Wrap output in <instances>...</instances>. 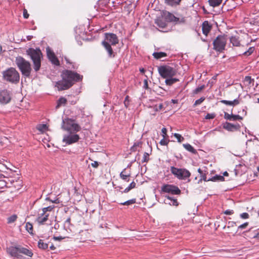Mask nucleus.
I'll return each instance as SVG.
<instances>
[{
    "instance_id": "1",
    "label": "nucleus",
    "mask_w": 259,
    "mask_h": 259,
    "mask_svg": "<svg viewBox=\"0 0 259 259\" xmlns=\"http://www.w3.org/2000/svg\"><path fill=\"white\" fill-rule=\"evenodd\" d=\"M82 76L76 72L66 70L62 73V79L57 81L55 87L58 90H65L70 88L74 82L81 80Z\"/></svg>"
},
{
    "instance_id": "2",
    "label": "nucleus",
    "mask_w": 259,
    "mask_h": 259,
    "mask_svg": "<svg viewBox=\"0 0 259 259\" xmlns=\"http://www.w3.org/2000/svg\"><path fill=\"white\" fill-rule=\"evenodd\" d=\"M118 38L115 34L112 33H105V38L102 44L108 52L109 57L115 56L111 46H115L118 43Z\"/></svg>"
},
{
    "instance_id": "3",
    "label": "nucleus",
    "mask_w": 259,
    "mask_h": 259,
    "mask_svg": "<svg viewBox=\"0 0 259 259\" xmlns=\"http://www.w3.org/2000/svg\"><path fill=\"white\" fill-rule=\"evenodd\" d=\"M27 54L30 57L33 64V69L35 71H38L41 67V60L42 54L39 48H29L26 51Z\"/></svg>"
},
{
    "instance_id": "4",
    "label": "nucleus",
    "mask_w": 259,
    "mask_h": 259,
    "mask_svg": "<svg viewBox=\"0 0 259 259\" xmlns=\"http://www.w3.org/2000/svg\"><path fill=\"white\" fill-rule=\"evenodd\" d=\"M15 62L22 75L29 77L32 71L30 62L21 56L16 57Z\"/></svg>"
},
{
    "instance_id": "5",
    "label": "nucleus",
    "mask_w": 259,
    "mask_h": 259,
    "mask_svg": "<svg viewBox=\"0 0 259 259\" xmlns=\"http://www.w3.org/2000/svg\"><path fill=\"white\" fill-rule=\"evenodd\" d=\"M4 80L12 83L16 84L20 80V75L15 68L11 67L3 72Z\"/></svg>"
},
{
    "instance_id": "6",
    "label": "nucleus",
    "mask_w": 259,
    "mask_h": 259,
    "mask_svg": "<svg viewBox=\"0 0 259 259\" xmlns=\"http://www.w3.org/2000/svg\"><path fill=\"white\" fill-rule=\"evenodd\" d=\"M62 128L69 133H77L81 130V127L74 120L67 118L63 119Z\"/></svg>"
},
{
    "instance_id": "7",
    "label": "nucleus",
    "mask_w": 259,
    "mask_h": 259,
    "mask_svg": "<svg viewBox=\"0 0 259 259\" xmlns=\"http://www.w3.org/2000/svg\"><path fill=\"white\" fill-rule=\"evenodd\" d=\"M227 41V36L224 35H219L213 41V50L220 53L225 50Z\"/></svg>"
},
{
    "instance_id": "8",
    "label": "nucleus",
    "mask_w": 259,
    "mask_h": 259,
    "mask_svg": "<svg viewBox=\"0 0 259 259\" xmlns=\"http://www.w3.org/2000/svg\"><path fill=\"white\" fill-rule=\"evenodd\" d=\"M158 72L160 76L164 78L171 77L176 74V70L168 65L161 66L158 67Z\"/></svg>"
},
{
    "instance_id": "9",
    "label": "nucleus",
    "mask_w": 259,
    "mask_h": 259,
    "mask_svg": "<svg viewBox=\"0 0 259 259\" xmlns=\"http://www.w3.org/2000/svg\"><path fill=\"white\" fill-rule=\"evenodd\" d=\"M171 172L180 180H186L191 176V173L186 169L170 167Z\"/></svg>"
},
{
    "instance_id": "10",
    "label": "nucleus",
    "mask_w": 259,
    "mask_h": 259,
    "mask_svg": "<svg viewBox=\"0 0 259 259\" xmlns=\"http://www.w3.org/2000/svg\"><path fill=\"white\" fill-rule=\"evenodd\" d=\"M80 139L79 136L76 133H69L63 136L62 142L69 145L77 142Z\"/></svg>"
},
{
    "instance_id": "11",
    "label": "nucleus",
    "mask_w": 259,
    "mask_h": 259,
    "mask_svg": "<svg viewBox=\"0 0 259 259\" xmlns=\"http://www.w3.org/2000/svg\"><path fill=\"white\" fill-rule=\"evenodd\" d=\"M161 191L164 193H169L172 195H179L181 190L176 186L170 184H165L161 187Z\"/></svg>"
},
{
    "instance_id": "12",
    "label": "nucleus",
    "mask_w": 259,
    "mask_h": 259,
    "mask_svg": "<svg viewBox=\"0 0 259 259\" xmlns=\"http://www.w3.org/2000/svg\"><path fill=\"white\" fill-rule=\"evenodd\" d=\"M7 252L13 257L16 259H23V256L20 253V246H10L7 248Z\"/></svg>"
},
{
    "instance_id": "13",
    "label": "nucleus",
    "mask_w": 259,
    "mask_h": 259,
    "mask_svg": "<svg viewBox=\"0 0 259 259\" xmlns=\"http://www.w3.org/2000/svg\"><path fill=\"white\" fill-rule=\"evenodd\" d=\"M164 17L165 19L169 22H174L176 23H181L185 22V18L184 17H176L168 12H166L164 13Z\"/></svg>"
},
{
    "instance_id": "14",
    "label": "nucleus",
    "mask_w": 259,
    "mask_h": 259,
    "mask_svg": "<svg viewBox=\"0 0 259 259\" xmlns=\"http://www.w3.org/2000/svg\"><path fill=\"white\" fill-rule=\"evenodd\" d=\"M47 55L50 61L54 65L59 66V61L50 47L46 48Z\"/></svg>"
},
{
    "instance_id": "15",
    "label": "nucleus",
    "mask_w": 259,
    "mask_h": 259,
    "mask_svg": "<svg viewBox=\"0 0 259 259\" xmlns=\"http://www.w3.org/2000/svg\"><path fill=\"white\" fill-rule=\"evenodd\" d=\"M11 97L10 92L7 90L0 91V103L3 104H6L10 102Z\"/></svg>"
},
{
    "instance_id": "16",
    "label": "nucleus",
    "mask_w": 259,
    "mask_h": 259,
    "mask_svg": "<svg viewBox=\"0 0 259 259\" xmlns=\"http://www.w3.org/2000/svg\"><path fill=\"white\" fill-rule=\"evenodd\" d=\"M49 215V213H44L40 211L38 213L36 221L39 225H44L45 223L48 220Z\"/></svg>"
},
{
    "instance_id": "17",
    "label": "nucleus",
    "mask_w": 259,
    "mask_h": 259,
    "mask_svg": "<svg viewBox=\"0 0 259 259\" xmlns=\"http://www.w3.org/2000/svg\"><path fill=\"white\" fill-rule=\"evenodd\" d=\"M211 29V26L209 24L207 21H205L202 25V30L203 33L206 36L207 35Z\"/></svg>"
},
{
    "instance_id": "18",
    "label": "nucleus",
    "mask_w": 259,
    "mask_h": 259,
    "mask_svg": "<svg viewBox=\"0 0 259 259\" xmlns=\"http://www.w3.org/2000/svg\"><path fill=\"white\" fill-rule=\"evenodd\" d=\"M166 199L164 200V203L170 205L177 206L179 203L176 199L174 198L169 196H165Z\"/></svg>"
},
{
    "instance_id": "19",
    "label": "nucleus",
    "mask_w": 259,
    "mask_h": 259,
    "mask_svg": "<svg viewBox=\"0 0 259 259\" xmlns=\"http://www.w3.org/2000/svg\"><path fill=\"white\" fill-rule=\"evenodd\" d=\"M20 254H23L29 257H32L33 253L31 249L20 246Z\"/></svg>"
},
{
    "instance_id": "20",
    "label": "nucleus",
    "mask_w": 259,
    "mask_h": 259,
    "mask_svg": "<svg viewBox=\"0 0 259 259\" xmlns=\"http://www.w3.org/2000/svg\"><path fill=\"white\" fill-rule=\"evenodd\" d=\"M239 125H234L232 123L226 122L223 125V128L229 131H233L236 130Z\"/></svg>"
},
{
    "instance_id": "21",
    "label": "nucleus",
    "mask_w": 259,
    "mask_h": 259,
    "mask_svg": "<svg viewBox=\"0 0 259 259\" xmlns=\"http://www.w3.org/2000/svg\"><path fill=\"white\" fill-rule=\"evenodd\" d=\"M230 41L233 46L238 47L240 45V40H239V37L237 36H232L230 38Z\"/></svg>"
},
{
    "instance_id": "22",
    "label": "nucleus",
    "mask_w": 259,
    "mask_h": 259,
    "mask_svg": "<svg viewBox=\"0 0 259 259\" xmlns=\"http://www.w3.org/2000/svg\"><path fill=\"white\" fill-rule=\"evenodd\" d=\"M67 100L64 97H61L57 101V104L56 107V108H59L61 106H65L66 104Z\"/></svg>"
},
{
    "instance_id": "23",
    "label": "nucleus",
    "mask_w": 259,
    "mask_h": 259,
    "mask_svg": "<svg viewBox=\"0 0 259 259\" xmlns=\"http://www.w3.org/2000/svg\"><path fill=\"white\" fill-rule=\"evenodd\" d=\"M179 80L178 78H172L171 77L166 78L165 82L166 84L167 85H171L172 84H173L174 83L178 81Z\"/></svg>"
},
{
    "instance_id": "24",
    "label": "nucleus",
    "mask_w": 259,
    "mask_h": 259,
    "mask_svg": "<svg viewBox=\"0 0 259 259\" xmlns=\"http://www.w3.org/2000/svg\"><path fill=\"white\" fill-rule=\"evenodd\" d=\"M223 0H208L209 4L212 7H216L219 6Z\"/></svg>"
},
{
    "instance_id": "25",
    "label": "nucleus",
    "mask_w": 259,
    "mask_h": 259,
    "mask_svg": "<svg viewBox=\"0 0 259 259\" xmlns=\"http://www.w3.org/2000/svg\"><path fill=\"white\" fill-rule=\"evenodd\" d=\"M37 246L39 249L43 250H45L48 248V244L45 243L41 239L38 241Z\"/></svg>"
},
{
    "instance_id": "26",
    "label": "nucleus",
    "mask_w": 259,
    "mask_h": 259,
    "mask_svg": "<svg viewBox=\"0 0 259 259\" xmlns=\"http://www.w3.org/2000/svg\"><path fill=\"white\" fill-rule=\"evenodd\" d=\"M181 0H165V3L171 6H176L180 4Z\"/></svg>"
},
{
    "instance_id": "27",
    "label": "nucleus",
    "mask_w": 259,
    "mask_h": 259,
    "mask_svg": "<svg viewBox=\"0 0 259 259\" xmlns=\"http://www.w3.org/2000/svg\"><path fill=\"white\" fill-rule=\"evenodd\" d=\"M153 57L156 59H159L161 58L166 57L167 54L164 52H154L153 54Z\"/></svg>"
},
{
    "instance_id": "28",
    "label": "nucleus",
    "mask_w": 259,
    "mask_h": 259,
    "mask_svg": "<svg viewBox=\"0 0 259 259\" xmlns=\"http://www.w3.org/2000/svg\"><path fill=\"white\" fill-rule=\"evenodd\" d=\"M183 147L192 153L195 154L197 152L196 150L189 144H184Z\"/></svg>"
},
{
    "instance_id": "29",
    "label": "nucleus",
    "mask_w": 259,
    "mask_h": 259,
    "mask_svg": "<svg viewBox=\"0 0 259 259\" xmlns=\"http://www.w3.org/2000/svg\"><path fill=\"white\" fill-rule=\"evenodd\" d=\"M211 181L216 182V181H224V178L222 176L220 175H215L211 178H209Z\"/></svg>"
},
{
    "instance_id": "30",
    "label": "nucleus",
    "mask_w": 259,
    "mask_h": 259,
    "mask_svg": "<svg viewBox=\"0 0 259 259\" xmlns=\"http://www.w3.org/2000/svg\"><path fill=\"white\" fill-rule=\"evenodd\" d=\"M125 169H124L120 174V178L126 181V182H128L129 181V179H128V178L130 176V174H125L124 172H125Z\"/></svg>"
},
{
    "instance_id": "31",
    "label": "nucleus",
    "mask_w": 259,
    "mask_h": 259,
    "mask_svg": "<svg viewBox=\"0 0 259 259\" xmlns=\"http://www.w3.org/2000/svg\"><path fill=\"white\" fill-rule=\"evenodd\" d=\"M25 228L26 230L31 235H33V226L32 225L29 223L27 222L26 223Z\"/></svg>"
},
{
    "instance_id": "32",
    "label": "nucleus",
    "mask_w": 259,
    "mask_h": 259,
    "mask_svg": "<svg viewBox=\"0 0 259 259\" xmlns=\"http://www.w3.org/2000/svg\"><path fill=\"white\" fill-rule=\"evenodd\" d=\"M136 183L134 182H132L130 185L126 188L124 191L122 192L123 193H127L129 192L132 189L136 187Z\"/></svg>"
},
{
    "instance_id": "33",
    "label": "nucleus",
    "mask_w": 259,
    "mask_h": 259,
    "mask_svg": "<svg viewBox=\"0 0 259 259\" xmlns=\"http://www.w3.org/2000/svg\"><path fill=\"white\" fill-rule=\"evenodd\" d=\"M136 202V199L135 198H134V199H132L127 200L124 202L120 203V204L121 205H130L135 203Z\"/></svg>"
},
{
    "instance_id": "34",
    "label": "nucleus",
    "mask_w": 259,
    "mask_h": 259,
    "mask_svg": "<svg viewBox=\"0 0 259 259\" xmlns=\"http://www.w3.org/2000/svg\"><path fill=\"white\" fill-rule=\"evenodd\" d=\"M47 125L46 124H39L36 127V128L41 132H45L47 130Z\"/></svg>"
},
{
    "instance_id": "35",
    "label": "nucleus",
    "mask_w": 259,
    "mask_h": 259,
    "mask_svg": "<svg viewBox=\"0 0 259 259\" xmlns=\"http://www.w3.org/2000/svg\"><path fill=\"white\" fill-rule=\"evenodd\" d=\"M142 145L141 142H138L136 143H135L134 145L131 147V150L132 152H135L137 150V147H141Z\"/></svg>"
},
{
    "instance_id": "36",
    "label": "nucleus",
    "mask_w": 259,
    "mask_h": 259,
    "mask_svg": "<svg viewBox=\"0 0 259 259\" xmlns=\"http://www.w3.org/2000/svg\"><path fill=\"white\" fill-rule=\"evenodd\" d=\"M155 23L161 28H164L165 26V23L159 19H157L155 20Z\"/></svg>"
},
{
    "instance_id": "37",
    "label": "nucleus",
    "mask_w": 259,
    "mask_h": 259,
    "mask_svg": "<svg viewBox=\"0 0 259 259\" xmlns=\"http://www.w3.org/2000/svg\"><path fill=\"white\" fill-rule=\"evenodd\" d=\"M17 218L16 214H13L8 218V223L11 224L14 222Z\"/></svg>"
},
{
    "instance_id": "38",
    "label": "nucleus",
    "mask_w": 259,
    "mask_h": 259,
    "mask_svg": "<svg viewBox=\"0 0 259 259\" xmlns=\"http://www.w3.org/2000/svg\"><path fill=\"white\" fill-rule=\"evenodd\" d=\"M149 160V154L147 152H145L143 155L142 162H147Z\"/></svg>"
},
{
    "instance_id": "39",
    "label": "nucleus",
    "mask_w": 259,
    "mask_h": 259,
    "mask_svg": "<svg viewBox=\"0 0 259 259\" xmlns=\"http://www.w3.org/2000/svg\"><path fill=\"white\" fill-rule=\"evenodd\" d=\"M204 88H205L204 85H202L201 86H199V87H197V88H196L193 91V93L195 94H197L199 93V92H200L202 90H203L204 89Z\"/></svg>"
},
{
    "instance_id": "40",
    "label": "nucleus",
    "mask_w": 259,
    "mask_h": 259,
    "mask_svg": "<svg viewBox=\"0 0 259 259\" xmlns=\"http://www.w3.org/2000/svg\"><path fill=\"white\" fill-rule=\"evenodd\" d=\"M174 135L179 142H182L184 140V138L179 134L175 133Z\"/></svg>"
},
{
    "instance_id": "41",
    "label": "nucleus",
    "mask_w": 259,
    "mask_h": 259,
    "mask_svg": "<svg viewBox=\"0 0 259 259\" xmlns=\"http://www.w3.org/2000/svg\"><path fill=\"white\" fill-rule=\"evenodd\" d=\"M205 100V98L202 97L195 101L194 106H196L201 104Z\"/></svg>"
},
{
    "instance_id": "42",
    "label": "nucleus",
    "mask_w": 259,
    "mask_h": 259,
    "mask_svg": "<svg viewBox=\"0 0 259 259\" xmlns=\"http://www.w3.org/2000/svg\"><path fill=\"white\" fill-rule=\"evenodd\" d=\"M248 223H247V222L244 223V224L239 225L238 227L237 231H236V232L237 231H238L240 229L242 230V229H246V227L248 226Z\"/></svg>"
},
{
    "instance_id": "43",
    "label": "nucleus",
    "mask_w": 259,
    "mask_h": 259,
    "mask_svg": "<svg viewBox=\"0 0 259 259\" xmlns=\"http://www.w3.org/2000/svg\"><path fill=\"white\" fill-rule=\"evenodd\" d=\"M215 117V114L214 113H207L205 116V118L206 119H213Z\"/></svg>"
},
{
    "instance_id": "44",
    "label": "nucleus",
    "mask_w": 259,
    "mask_h": 259,
    "mask_svg": "<svg viewBox=\"0 0 259 259\" xmlns=\"http://www.w3.org/2000/svg\"><path fill=\"white\" fill-rule=\"evenodd\" d=\"M145 77H146V78L144 79V85H143V88L146 89V90H147L149 89V87H148V76L147 75H145Z\"/></svg>"
},
{
    "instance_id": "45",
    "label": "nucleus",
    "mask_w": 259,
    "mask_h": 259,
    "mask_svg": "<svg viewBox=\"0 0 259 259\" xmlns=\"http://www.w3.org/2000/svg\"><path fill=\"white\" fill-rule=\"evenodd\" d=\"M253 51L254 48L253 47H250L247 51H245L243 54L245 55L249 56L253 53Z\"/></svg>"
},
{
    "instance_id": "46",
    "label": "nucleus",
    "mask_w": 259,
    "mask_h": 259,
    "mask_svg": "<svg viewBox=\"0 0 259 259\" xmlns=\"http://www.w3.org/2000/svg\"><path fill=\"white\" fill-rule=\"evenodd\" d=\"M222 103L225 104L226 105H229V106H233V103L232 101H228L225 100H222L220 101Z\"/></svg>"
},
{
    "instance_id": "47",
    "label": "nucleus",
    "mask_w": 259,
    "mask_h": 259,
    "mask_svg": "<svg viewBox=\"0 0 259 259\" xmlns=\"http://www.w3.org/2000/svg\"><path fill=\"white\" fill-rule=\"evenodd\" d=\"M53 207H52L51 206H49L48 207L43 208L41 210V211H42L44 213H47V212L48 211H51L53 209Z\"/></svg>"
},
{
    "instance_id": "48",
    "label": "nucleus",
    "mask_w": 259,
    "mask_h": 259,
    "mask_svg": "<svg viewBox=\"0 0 259 259\" xmlns=\"http://www.w3.org/2000/svg\"><path fill=\"white\" fill-rule=\"evenodd\" d=\"M242 117L238 115H233L232 117V121H235L237 120H241Z\"/></svg>"
},
{
    "instance_id": "49",
    "label": "nucleus",
    "mask_w": 259,
    "mask_h": 259,
    "mask_svg": "<svg viewBox=\"0 0 259 259\" xmlns=\"http://www.w3.org/2000/svg\"><path fill=\"white\" fill-rule=\"evenodd\" d=\"M232 114H230L227 112H225L224 118L227 120H232Z\"/></svg>"
},
{
    "instance_id": "50",
    "label": "nucleus",
    "mask_w": 259,
    "mask_h": 259,
    "mask_svg": "<svg viewBox=\"0 0 259 259\" xmlns=\"http://www.w3.org/2000/svg\"><path fill=\"white\" fill-rule=\"evenodd\" d=\"M253 80V79L251 78V76H246L245 77L244 81L248 82V84H250Z\"/></svg>"
},
{
    "instance_id": "51",
    "label": "nucleus",
    "mask_w": 259,
    "mask_h": 259,
    "mask_svg": "<svg viewBox=\"0 0 259 259\" xmlns=\"http://www.w3.org/2000/svg\"><path fill=\"white\" fill-rule=\"evenodd\" d=\"M163 108V105L162 104H160L158 106H155L154 108L156 111H160Z\"/></svg>"
},
{
    "instance_id": "52",
    "label": "nucleus",
    "mask_w": 259,
    "mask_h": 259,
    "mask_svg": "<svg viewBox=\"0 0 259 259\" xmlns=\"http://www.w3.org/2000/svg\"><path fill=\"white\" fill-rule=\"evenodd\" d=\"M240 100L238 98L234 99L233 101H232L233 103V106H235L236 105H238L240 103Z\"/></svg>"
},
{
    "instance_id": "53",
    "label": "nucleus",
    "mask_w": 259,
    "mask_h": 259,
    "mask_svg": "<svg viewBox=\"0 0 259 259\" xmlns=\"http://www.w3.org/2000/svg\"><path fill=\"white\" fill-rule=\"evenodd\" d=\"M228 225L227 226L228 228H229L230 227H234L236 225V223L233 221H230L228 222Z\"/></svg>"
},
{
    "instance_id": "54",
    "label": "nucleus",
    "mask_w": 259,
    "mask_h": 259,
    "mask_svg": "<svg viewBox=\"0 0 259 259\" xmlns=\"http://www.w3.org/2000/svg\"><path fill=\"white\" fill-rule=\"evenodd\" d=\"M201 179L200 180H203L204 181L207 182L209 181L210 180L209 179H207L206 176L205 174H202V175H201Z\"/></svg>"
},
{
    "instance_id": "55",
    "label": "nucleus",
    "mask_w": 259,
    "mask_h": 259,
    "mask_svg": "<svg viewBox=\"0 0 259 259\" xmlns=\"http://www.w3.org/2000/svg\"><path fill=\"white\" fill-rule=\"evenodd\" d=\"M240 217L243 219H248L249 217V214L247 212H243L240 214Z\"/></svg>"
},
{
    "instance_id": "56",
    "label": "nucleus",
    "mask_w": 259,
    "mask_h": 259,
    "mask_svg": "<svg viewBox=\"0 0 259 259\" xmlns=\"http://www.w3.org/2000/svg\"><path fill=\"white\" fill-rule=\"evenodd\" d=\"M234 213V211L233 210L230 209H227L225 211L224 213L227 215H231L232 214Z\"/></svg>"
},
{
    "instance_id": "57",
    "label": "nucleus",
    "mask_w": 259,
    "mask_h": 259,
    "mask_svg": "<svg viewBox=\"0 0 259 259\" xmlns=\"http://www.w3.org/2000/svg\"><path fill=\"white\" fill-rule=\"evenodd\" d=\"M160 144L161 145H163V146H165V145H166L167 144V142L164 140V139H162V140H160Z\"/></svg>"
},
{
    "instance_id": "58",
    "label": "nucleus",
    "mask_w": 259,
    "mask_h": 259,
    "mask_svg": "<svg viewBox=\"0 0 259 259\" xmlns=\"http://www.w3.org/2000/svg\"><path fill=\"white\" fill-rule=\"evenodd\" d=\"M23 17L25 19H27L29 17V14L26 9H24L23 10Z\"/></svg>"
},
{
    "instance_id": "59",
    "label": "nucleus",
    "mask_w": 259,
    "mask_h": 259,
    "mask_svg": "<svg viewBox=\"0 0 259 259\" xmlns=\"http://www.w3.org/2000/svg\"><path fill=\"white\" fill-rule=\"evenodd\" d=\"M91 165L95 168H97L99 164L97 161H94V162L91 163Z\"/></svg>"
},
{
    "instance_id": "60",
    "label": "nucleus",
    "mask_w": 259,
    "mask_h": 259,
    "mask_svg": "<svg viewBox=\"0 0 259 259\" xmlns=\"http://www.w3.org/2000/svg\"><path fill=\"white\" fill-rule=\"evenodd\" d=\"M64 238H65V237H62L61 236H58V237L54 236L53 237V239H54L55 240L60 241L61 240H62Z\"/></svg>"
},
{
    "instance_id": "61",
    "label": "nucleus",
    "mask_w": 259,
    "mask_h": 259,
    "mask_svg": "<svg viewBox=\"0 0 259 259\" xmlns=\"http://www.w3.org/2000/svg\"><path fill=\"white\" fill-rule=\"evenodd\" d=\"M161 132L163 134V137L164 138L165 135L166 134L167 130L165 127H163L161 130Z\"/></svg>"
},
{
    "instance_id": "62",
    "label": "nucleus",
    "mask_w": 259,
    "mask_h": 259,
    "mask_svg": "<svg viewBox=\"0 0 259 259\" xmlns=\"http://www.w3.org/2000/svg\"><path fill=\"white\" fill-rule=\"evenodd\" d=\"M251 237L253 238H259V233H254Z\"/></svg>"
},
{
    "instance_id": "63",
    "label": "nucleus",
    "mask_w": 259,
    "mask_h": 259,
    "mask_svg": "<svg viewBox=\"0 0 259 259\" xmlns=\"http://www.w3.org/2000/svg\"><path fill=\"white\" fill-rule=\"evenodd\" d=\"M128 96H127L125 98V99H124V104L125 105V106L127 107V104L126 103V102H128Z\"/></svg>"
},
{
    "instance_id": "64",
    "label": "nucleus",
    "mask_w": 259,
    "mask_h": 259,
    "mask_svg": "<svg viewBox=\"0 0 259 259\" xmlns=\"http://www.w3.org/2000/svg\"><path fill=\"white\" fill-rule=\"evenodd\" d=\"M70 221H71L70 218H68V219L65 221V224H68V225H69V224H70Z\"/></svg>"
}]
</instances>
